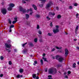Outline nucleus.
I'll use <instances>...</instances> for the list:
<instances>
[{
    "label": "nucleus",
    "mask_w": 79,
    "mask_h": 79,
    "mask_svg": "<svg viewBox=\"0 0 79 79\" xmlns=\"http://www.w3.org/2000/svg\"><path fill=\"white\" fill-rule=\"evenodd\" d=\"M49 74H56L57 73V70L56 69L50 68L48 70Z\"/></svg>",
    "instance_id": "f257e3e1"
},
{
    "label": "nucleus",
    "mask_w": 79,
    "mask_h": 79,
    "mask_svg": "<svg viewBox=\"0 0 79 79\" xmlns=\"http://www.w3.org/2000/svg\"><path fill=\"white\" fill-rule=\"evenodd\" d=\"M1 12L3 15H6L7 13V10H6V8H4L1 10Z\"/></svg>",
    "instance_id": "f03ea898"
},
{
    "label": "nucleus",
    "mask_w": 79,
    "mask_h": 79,
    "mask_svg": "<svg viewBox=\"0 0 79 79\" xmlns=\"http://www.w3.org/2000/svg\"><path fill=\"white\" fill-rule=\"evenodd\" d=\"M19 10L20 11H22L23 13H24L26 12V9L23 8V7L21 6L19 7Z\"/></svg>",
    "instance_id": "7ed1b4c3"
},
{
    "label": "nucleus",
    "mask_w": 79,
    "mask_h": 79,
    "mask_svg": "<svg viewBox=\"0 0 79 79\" xmlns=\"http://www.w3.org/2000/svg\"><path fill=\"white\" fill-rule=\"evenodd\" d=\"M52 5V2H50L48 3L46 5V9H48Z\"/></svg>",
    "instance_id": "20e7f679"
},
{
    "label": "nucleus",
    "mask_w": 79,
    "mask_h": 79,
    "mask_svg": "<svg viewBox=\"0 0 79 79\" xmlns=\"http://www.w3.org/2000/svg\"><path fill=\"white\" fill-rule=\"evenodd\" d=\"M65 56L66 57L67 56H68V55L69 54V51H68V49L66 48L65 50Z\"/></svg>",
    "instance_id": "39448f33"
},
{
    "label": "nucleus",
    "mask_w": 79,
    "mask_h": 79,
    "mask_svg": "<svg viewBox=\"0 0 79 79\" xmlns=\"http://www.w3.org/2000/svg\"><path fill=\"white\" fill-rule=\"evenodd\" d=\"M5 47H6L7 48H10L11 47V44H8L7 43H6L5 44Z\"/></svg>",
    "instance_id": "423d86ee"
},
{
    "label": "nucleus",
    "mask_w": 79,
    "mask_h": 79,
    "mask_svg": "<svg viewBox=\"0 0 79 79\" xmlns=\"http://www.w3.org/2000/svg\"><path fill=\"white\" fill-rule=\"evenodd\" d=\"M53 32L54 34H56L57 32H59V29L58 28H56L55 29H54L53 30Z\"/></svg>",
    "instance_id": "0eeeda50"
},
{
    "label": "nucleus",
    "mask_w": 79,
    "mask_h": 79,
    "mask_svg": "<svg viewBox=\"0 0 79 79\" xmlns=\"http://www.w3.org/2000/svg\"><path fill=\"white\" fill-rule=\"evenodd\" d=\"M23 77V75H20L18 74L16 76V78H17L18 79L19 78H20V77L22 78V77Z\"/></svg>",
    "instance_id": "6e6552de"
},
{
    "label": "nucleus",
    "mask_w": 79,
    "mask_h": 79,
    "mask_svg": "<svg viewBox=\"0 0 79 79\" xmlns=\"http://www.w3.org/2000/svg\"><path fill=\"white\" fill-rule=\"evenodd\" d=\"M64 60V59L63 57H60L59 59L58 60L60 62H62Z\"/></svg>",
    "instance_id": "1a4fd4ad"
},
{
    "label": "nucleus",
    "mask_w": 79,
    "mask_h": 79,
    "mask_svg": "<svg viewBox=\"0 0 79 79\" xmlns=\"http://www.w3.org/2000/svg\"><path fill=\"white\" fill-rule=\"evenodd\" d=\"M49 15H52V16H54L55 15V13L54 12H50L49 13Z\"/></svg>",
    "instance_id": "9d476101"
},
{
    "label": "nucleus",
    "mask_w": 79,
    "mask_h": 79,
    "mask_svg": "<svg viewBox=\"0 0 79 79\" xmlns=\"http://www.w3.org/2000/svg\"><path fill=\"white\" fill-rule=\"evenodd\" d=\"M32 7L34 8V9L35 10H37V6H36L35 5L33 4L32 5Z\"/></svg>",
    "instance_id": "9b49d317"
},
{
    "label": "nucleus",
    "mask_w": 79,
    "mask_h": 79,
    "mask_svg": "<svg viewBox=\"0 0 79 79\" xmlns=\"http://www.w3.org/2000/svg\"><path fill=\"white\" fill-rule=\"evenodd\" d=\"M15 6V4L12 3H10L9 4V7L13 8V7Z\"/></svg>",
    "instance_id": "f8f14e48"
},
{
    "label": "nucleus",
    "mask_w": 79,
    "mask_h": 79,
    "mask_svg": "<svg viewBox=\"0 0 79 79\" xmlns=\"http://www.w3.org/2000/svg\"><path fill=\"white\" fill-rule=\"evenodd\" d=\"M25 16H26V19H28L29 18V15L27 14H26Z\"/></svg>",
    "instance_id": "ddd939ff"
},
{
    "label": "nucleus",
    "mask_w": 79,
    "mask_h": 79,
    "mask_svg": "<svg viewBox=\"0 0 79 79\" xmlns=\"http://www.w3.org/2000/svg\"><path fill=\"white\" fill-rule=\"evenodd\" d=\"M23 71H24V70L23 69H20L19 70V72L20 73H23Z\"/></svg>",
    "instance_id": "4468645a"
},
{
    "label": "nucleus",
    "mask_w": 79,
    "mask_h": 79,
    "mask_svg": "<svg viewBox=\"0 0 79 79\" xmlns=\"http://www.w3.org/2000/svg\"><path fill=\"white\" fill-rule=\"evenodd\" d=\"M55 48H56V49H57V50H61V49H62V47H58L57 46H56Z\"/></svg>",
    "instance_id": "2eb2a0df"
},
{
    "label": "nucleus",
    "mask_w": 79,
    "mask_h": 79,
    "mask_svg": "<svg viewBox=\"0 0 79 79\" xmlns=\"http://www.w3.org/2000/svg\"><path fill=\"white\" fill-rule=\"evenodd\" d=\"M61 18V15H59L57 16V19H60Z\"/></svg>",
    "instance_id": "dca6fc26"
},
{
    "label": "nucleus",
    "mask_w": 79,
    "mask_h": 79,
    "mask_svg": "<svg viewBox=\"0 0 79 79\" xmlns=\"http://www.w3.org/2000/svg\"><path fill=\"white\" fill-rule=\"evenodd\" d=\"M14 27V25H13V24L11 25L9 29H11V28H13Z\"/></svg>",
    "instance_id": "f3484780"
},
{
    "label": "nucleus",
    "mask_w": 79,
    "mask_h": 79,
    "mask_svg": "<svg viewBox=\"0 0 79 79\" xmlns=\"http://www.w3.org/2000/svg\"><path fill=\"white\" fill-rule=\"evenodd\" d=\"M35 17L37 18H39L40 17V16L38 14H37L35 15Z\"/></svg>",
    "instance_id": "a211bd4d"
},
{
    "label": "nucleus",
    "mask_w": 79,
    "mask_h": 79,
    "mask_svg": "<svg viewBox=\"0 0 79 79\" xmlns=\"http://www.w3.org/2000/svg\"><path fill=\"white\" fill-rule=\"evenodd\" d=\"M23 53L25 54L26 53H27V49H25L23 50Z\"/></svg>",
    "instance_id": "6ab92c4d"
},
{
    "label": "nucleus",
    "mask_w": 79,
    "mask_h": 79,
    "mask_svg": "<svg viewBox=\"0 0 79 79\" xmlns=\"http://www.w3.org/2000/svg\"><path fill=\"white\" fill-rule=\"evenodd\" d=\"M32 77H33V78H34V79H35V78H36V75H35V74H32Z\"/></svg>",
    "instance_id": "aec40b11"
},
{
    "label": "nucleus",
    "mask_w": 79,
    "mask_h": 79,
    "mask_svg": "<svg viewBox=\"0 0 79 79\" xmlns=\"http://www.w3.org/2000/svg\"><path fill=\"white\" fill-rule=\"evenodd\" d=\"M17 21H18V20H15L13 21L12 24H15V23H16Z\"/></svg>",
    "instance_id": "412c9836"
},
{
    "label": "nucleus",
    "mask_w": 79,
    "mask_h": 79,
    "mask_svg": "<svg viewBox=\"0 0 79 79\" xmlns=\"http://www.w3.org/2000/svg\"><path fill=\"white\" fill-rule=\"evenodd\" d=\"M29 45L30 46H31V47H34V44H32V43H30L29 44Z\"/></svg>",
    "instance_id": "4be33fe9"
},
{
    "label": "nucleus",
    "mask_w": 79,
    "mask_h": 79,
    "mask_svg": "<svg viewBox=\"0 0 79 79\" xmlns=\"http://www.w3.org/2000/svg\"><path fill=\"white\" fill-rule=\"evenodd\" d=\"M7 10H8V11H11V10H12V8L11 7H9L8 8Z\"/></svg>",
    "instance_id": "5701e85b"
},
{
    "label": "nucleus",
    "mask_w": 79,
    "mask_h": 79,
    "mask_svg": "<svg viewBox=\"0 0 79 79\" xmlns=\"http://www.w3.org/2000/svg\"><path fill=\"white\" fill-rule=\"evenodd\" d=\"M42 59L44 60V61H47V62L48 61L47 60V58H44V57H43L42 58Z\"/></svg>",
    "instance_id": "b1692460"
},
{
    "label": "nucleus",
    "mask_w": 79,
    "mask_h": 79,
    "mask_svg": "<svg viewBox=\"0 0 79 79\" xmlns=\"http://www.w3.org/2000/svg\"><path fill=\"white\" fill-rule=\"evenodd\" d=\"M10 49H6V51H7V52H8V53H9L10 52H11V51L10 50H9Z\"/></svg>",
    "instance_id": "393cba45"
},
{
    "label": "nucleus",
    "mask_w": 79,
    "mask_h": 79,
    "mask_svg": "<svg viewBox=\"0 0 79 79\" xmlns=\"http://www.w3.org/2000/svg\"><path fill=\"white\" fill-rule=\"evenodd\" d=\"M41 63L42 65H43L44 64V61H43V60L42 59H41Z\"/></svg>",
    "instance_id": "a878e982"
},
{
    "label": "nucleus",
    "mask_w": 79,
    "mask_h": 79,
    "mask_svg": "<svg viewBox=\"0 0 79 79\" xmlns=\"http://www.w3.org/2000/svg\"><path fill=\"white\" fill-rule=\"evenodd\" d=\"M76 63H74L73 65V68H76Z\"/></svg>",
    "instance_id": "bb28decb"
},
{
    "label": "nucleus",
    "mask_w": 79,
    "mask_h": 79,
    "mask_svg": "<svg viewBox=\"0 0 79 79\" xmlns=\"http://www.w3.org/2000/svg\"><path fill=\"white\" fill-rule=\"evenodd\" d=\"M78 29H79V26L78 25H77L76 27V28L75 29V30H76L77 31H78Z\"/></svg>",
    "instance_id": "cd10ccee"
},
{
    "label": "nucleus",
    "mask_w": 79,
    "mask_h": 79,
    "mask_svg": "<svg viewBox=\"0 0 79 79\" xmlns=\"http://www.w3.org/2000/svg\"><path fill=\"white\" fill-rule=\"evenodd\" d=\"M62 65L61 64H58L57 65V68H60V67H61V66Z\"/></svg>",
    "instance_id": "c85d7f7f"
},
{
    "label": "nucleus",
    "mask_w": 79,
    "mask_h": 79,
    "mask_svg": "<svg viewBox=\"0 0 79 79\" xmlns=\"http://www.w3.org/2000/svg\"><path fill=\"white\" fill-rule=\"evenodd\" d=\"M27 44V43L26 42L25 44H23L22 45V47H24V46H25V45H26V44Z\"/></svg>",
    "instance_id": "c756f323"
},
{
    "label": "nucleus",
    "mask_w": 79,
    "mask_h": 79,
    "mask_svg": "<svg viewBox=\"0 0 79 79\" xmlns=\"http://www.w3.org/2000/svg\"><path fill=\"white\" fill-rule=\"evenodd\" d=\"M34 42L36 43L37 42V38H36L34 39Z\"/></svg>",
    "instance_id": "7c9ffc66"
},
{
    "label": "nucleus",
    "mask_w": 79,
    "mask_h": 79,
    "mask_svg": "<svg viewBox=\"0 0 79 79\" xmlns=\"http://www.w3.org/2000/svg\"><path fill=\"white\" fill-rule=\"evenodd\" d=\"M8 23L10 24H11V20L10 19H9L8 20Z\"/></svg>",
    "instance_id": "2f4dec72"
},
{
    "label": "nucleus",
    "mask_w": 79,
    "mask_h": 79,
    "mask_svg": "<svg viewBox=\"0 0 79 79\" xmlns=\"http://www.w3.org/2000/svg\"><path fill=\"white\" fill-rule=\"evenodd\" d=\"M9 64L10 65H11L12 64V62H11V61H9Z\"/></svg>",
    "instance_id": "473e14b6"
},
{
    "label": "nucleus",
    "mask_w": 79,
    "mask_h": 79,
    "mask_svg": "<svg viewBox=\"0 0 79 79\" xmlns=\"http://www.w3.org/2000/svg\"><path fill=\"white\" fill-rule=\"evenodd\" d=\"M48 35L49 36H51L52 35V34L50 33H48Z\"/></svg>",
    "instance_id": "72a5a7b5"
},
{
    "label": "nucleus",
    "mask_w": 79,
    "mask_h": 79,
    "mask_svg": "<svg viewBox=\"0 0 79 79\" xmlns=\"http://www.w3.org/2000/svg\"><path fill=\"white\" fill-rule=\"evenodd\" d=\"M17 19H18V17H16V16H15V17L14 18V19L15 20H17Z\"/></svg>",
    "instance_id": "f704fd0d"
},
{
    "label": "nucleus",
    "mask_w": 79,
    "mask_h": 79,
    "mask_svg": "<svg viewBox=\"0 0 79 79\" xmlns=\"http://www.w3.org/2000/svg\"><path fill=\"white\" fill-rule=\"evenodd\" d=\"M37 29H39V28H40V27H39V25L38 24H37Z\"/></svg>",
    "instance_id": "c9c22d12"
},
{
    "label": "nucleus",
    "mask_w": 79,
    "mask_h": 79,
    "mask_svg": "<svg viewBox=\"0 0 79 79\" xmlns=\"http://www.w3.org/2000/svg\"><path fill=\"white\" fill-rule=\"evenodd\" d=\"M77 5H78V4L77 3H75L74 4V6H77Z\"/></svg>",
    "instance_id": "e433bc0d"
},
{
    "label": "nucleus",
    "mask_w": 79,
    "mask_h": 79,
    "mask_svg": "<svg viewBox=\"0 0 79 79\" xmlns=\"http://www.w3.org/2000/svg\"><path fill=\"white\" fill-rule=\"evenodd\" d=\"M67 73L68 74H71V71H69Z\"/></svg>",
    "instance_id": "4c0bfd02"
},
{
    "label": "nucleus",
    "mask_w": 79,
    "mask_h": 79,
    "mask_svg": "<svg viewBox=\"0 0 79 79\" xmlns=\"http://www.w3.org/2000/svg\"><path fill=\"white\" fill-rule=\"evenodd\" d=\"M38 33L40 35H41V34H42V32H41V31H39Z\"/></svg>",
    "instance_id": "58836bf2"
},
{
    "label": "nucleus",
    "mask_w": 79,
    "mask_h": 79,
    "mask_svg": "<svg viewBox=\"0 0 79 79\" xmlns=\"http://www.w3.org/2000/svg\"><path fill=\"white\" fill-rule=\"evenodd\" d=\"M4 58H3V56H1L0 57V59L1 60H3Z\"/></svg>",
    "instance_id": "ea45409f"
},
{
    "label": "nucleus",
    "mask_w": 79,
    "mask_h": 79,
    "mask_svg": "<svg viewBox=\"0 0 79 79\" xmlns=\"http://www.w3.org/2000/svg\"><path fill=\"white\" fill-rule=\"evenodd\" d=\"M50 26L51 27H52V26H53V24H52V22H51L50 23Z\"/></svg>",
    "instance_id": "a19ab883"
},
{
    "label": "nucleus",
    "mask_w": 79,
    "mask_h": 79,
    "mask_svg": "<svg viewBox=\"0 0 79 79\" xmlns=\"http://www.w3.org/2000/svg\"><path fill=\"white\" fill-rule=\"evenodd\" d=\"M39 41L40 42H43V40H42V39H40L39 40Z\"/></svg>",
    "instance_id": "79ce46f5"
},
{
    "label": "nucleus",
    "mask_w": 79,
    "mask_h": 79,
    "mask_svg": "<svg viewBox=\"0 0 79 79\" xmlns=\"http://www.w3.org/2000/svg\"><path fill=\"white\" fill-rule=\"evenodd\" d=\"M59 56H60L58 55L56 56V60H57V59L58 58V57H59Z\"/></svg>",
    "instance_id": "37998d69"
},
{
    "label": "nucleus",
    "mask_w": 79,
    "mask_h": 79,
    "mask_svg": "<svg viewBox=\"0 0 79 79\" xmlns=\"http://www.w3.org/2000/svg\"><path fill=\"white\" fill-rule=\"evenodd\" d=\"M55 48H53V49H52V50L51 52H54V51H55Z\"/></svg>",
    "instance_id": "c03bdc74"
},
{
    "label": "nucleus",
    "mask_w": 79,
    "mask_h": 79,
    "mask_svg": "<svg viewBox=\"0 0 79 79\" xmlns=\"http://www.w3.org/2000/svg\"><path fill=\"white\" fill-rule=\"evenodd\" d=\"M46 18L48 19V20H50V18H49V17H47Z\"/></svg>",
    "instance_id": "a18cd8bd"
},
{
    "label": "nucleus",
    "mask_w": 79,
    "mask_h": 79,
    "mask_svg": "<svg viewBox=\"0 0 79 79\" xmlns=\"http://www.w3.org/2000/svg\"><path fill=\"white\" fill-rule=\"evenodd\" d=\"M64 78H66L67 79H68V76L67 75H65L64 77Z\"/></svg>",
    "instance_id": "49530a36"
},
{
    "label": "nucleus",
    "mask_w": 79,
    "mask_h": 79,
    "mask_svg": "<svg viewBox=\"0 0 79 79\" xmlns=\"http://www.w3.org/2000/svg\"><path fill=\"white\" fill-rule=\"evenodd\" d=\"M3 76V74H2L0 75V77H2Z\"/></svg>",
    "instance_id": "de8ad7c7"
},
{
    "label": "nucleus",
    "mask_w": 79,
    "mask_h": 79,
    "mask_svg": "<svg viewBox=\"0 0 79 79\" xmlns=\"http://www.w3.org/2000/svg\"><path fill=\"white\" fill-rule=\"evenodd\" d=\"M48 77H49V78H51L52 77V76L51 75H49L48 76Z\"/></svg>",
    "instance_id": "09e8293b"
},
{
    "label": "nucleus",
    "mask_w": 79,
    "mask_h": 79,
    "mask_svg": "<svg viewBox=\"0 0 79 79\" xmlns=\"http://www.w3.org/2000/svg\"><path fill=\"white\" fill-rule=\"evenodd\" d=\"M22 2L23 3H26V2L25 1H24V0H22Z\"/></svg>",
    "instance_id": "8fccbe9b"
},
{
    "label": "nucleus",
    "mask_w": 79,
    "mask_h": 79,
    "mask_svg": "<svg viewBox=\"0 0 79 79\" xmlns=\"http://www.w3.org/2000/svg\"><path fill=\"white\" fill-rule=\"evenodd\" d=\"M11 42V40H7V43H10Z\"/></svg>",
    "instance_id": "3c124183"
},
{
    "label": "nucleus",
    "mask_w": 79,
    "mask_h": 79,
    "mask_svg": "<svg viewBox=\"0 0 79 79\" xmlns=\"http://www.w3.org/2000/svg\"><path fill=\"white\" fill-rule=\"evenodd\" d=\"M40 1H42V2H45L46 0H39Z\"/></svg>",
    "instance_id": "603ef678"
},
{
    "label": "nucleus",
    "mask_w": 79,
    "mask_h": 79,
    "mask_svg": "<svg viewBox=\"0 0 79 79\" xmlns=\"http://www.w3.org/2000/svg\"><path fill=\"white\" fill-rule=\"evenodd\" d=\"M73 8V6H69V9H72Z\"/></svg>",
    "instance_id": "864d4df0"
},
{
    "label": "nucleus",
    "mask_w": 79,
    "mask_h": 79,
    "mask_svg": "<svg viewBox=\"0 0 79 79\" xmlns=\"http://www.w3.org/2000/svg\"><path fill=\"white\" fill-rule=\"evenodd\" d=\"M29 10L30 11H32V8H30V9H29Z\"/></svg>",
    "instance_id": "5fc2aeb1"
},
{
    "label": "nucleus",
    "mask_w": 79,
    "mask_h": 79,
    "mask_svg": "<svg viewBox=\"0 0 79 79\" xmlns=\"http://www.w3.org/2000/svg\"><path fill=\"white\" fill-rule=\"evenodd\" d=\"M75 33L76 34H77V30H75Z\"/></svg>",
    "instance_id": "6e6d98bb"
},
{
    "label": "nucleus",
    "mask_w": 79,
    "mask_h": 79,
    "mask_svg": "<svg viewBox=\"0 0 79 79\" xmlns=\"http://www.w3.org/2000/svg\"><path fill=\"white\" fill-rule=\"evenodd\" d=\"M76 48L78 50H79V47L78 46H77L76 47Z\"/></svg>",
    "instance_id": "4d7b16f0"
},
{
    "label": "nucleus",
    "mask_w": 79,
    "mask_h": 79,
    "mask_svg": "<svg viewBox=\"0 0 79 79\" xmlns=\"http://www.w3.org/2000/svg\"><path fill=\"white\" fill-rule=\"evenodd\" d=\"M56 8L57 10H59V7L58 6H56Z\"/></svg>",
    "instance_id": "13d9d810"
},
{
    "label": "nucleus",
    "mask_w": 79,
    "mask_h": 79,
    "mask_svg": "<svg viewBox=\"0 0 79 79\" xmlns=\"http://www.w3.org/2000/svg\"><path fill=\"white\" fill-rule=\"evenodd\" d=\"M26 11L27 12V13H28L29 11H29V9H28L27 11L26 10Z\"/></svg>",
    "instance_id": "bf43d9fd"
},
{
    "label": "nucleus",
    "mask_w": 79,
    "mask_h": 79,
    "mask_svg": "<svg viewBox=\"0 0 79 79\" xmlns=\"http://www.w3.org/2000/svg\"><path fill=\"white\" fill-rule=\"evenodd\" d=\"M10 30H9V32H12V30H11V29H9Z\"/></svg>",
    "instance_id": "052dcab7"
},
{
    "label": "nucleus",
    "mask_w": 79,
    "mask_h": 79,
    "mask_svg": "<svg viewBox=\"0 0 79 79\" xmlns=\"http://www.w3.org/2000/svg\"><path fill=\"white\" fill-rule=\"evenodd\" d=\"M78 16H79V14H77L76 15V17H77V18Z\"/></svg>",
    "instance_id": "680f3d73"
},
{
    "label": "nucleus",
    "mask_w": 79,
    "mask_h": 79,
    "mask_svg": "<svg viewBox=\"0 0 79 79\" xmlns=\"http://www.w3.org/2000/svg\"><path fill=\"white\" fill-rule=\"evenodd\" d=\"M34 63H35V64H37V61H35Z\"/></svg>",
    "instance_id": "e2e57ef3"
},
{
    "label": "nucleus",
    "mask_w": 79,
    "mask_h": 79,
    "mask_svg": "<svg viewBox=\"0 0 79 79\" xmlns=\"http://www.w3.org/2000/svg\"><path fill=\"white\" fill-rule=\"evenodd\" d=\"M56 27L57 28V29H58V28H59V26L58 25H56Z\"/></svg>",
    "instance_id": "0e129e2a"
},
{
    "label": "nucleus",
    "mask_w": 79,
    "mask_h": 79,
    "mask_svg": "<svg viewBox=\"0 0 79 79\" xmlns=\"http://www.w3.org/2000/svg\"><path fill=\"white\" fill-rule=\"evenodd\" d=\"M36 77V79H39V76H38Z\"/></svg>",
    "instance_id": "69168bd1"
},
{
    "label": "nucleus",
    "mask_w": 79,
    "mask_h": 79,
    "mask_svg": "<svg viewBox=\"0 0 79 79\" xmlns=\"http://www.w3.org/2000/svg\"><path fill=\"white\" fill-rule=\"evenodd\" d=\"M40 6H41V7H42V6H43V4H41L40 5Z\"/></svg>",
    "instance_id": "338daca9"
},
{
    "label": "nucleus",
    "mask_w": 79,
    "mask_h": 79,
    "mask_svg": "<svg viewBox=\"0 0 79 79\" xmlns=\"http://www.w3.org/2000/svg\"><path fill=\"white\" fill-rule=\"evenodd\" d=\"M45 72H47V69H46L45 70Z\"/></svg>",
    "instance_id": "774afa93"
}]
</instances>
